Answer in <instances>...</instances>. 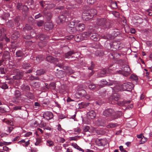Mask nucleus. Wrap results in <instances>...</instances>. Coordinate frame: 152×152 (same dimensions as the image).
<instances>
[{
  "mask_svg": "<svg viewBox=\"0 0 152 152\" xmlns=\"http://www.w3.org/2000/svg\"><path fill=\"white\" fill-rule=\"evenodd\" d=\"M122 115V113L121 111L115 112L112 108L106 109L103 112V115L110 118V120H114L120 118Z\"/></svg>",
  "mask_w": 152,
  "mask_h": 152,
  "instance_id": "1",
  "label": "nucleus"
},
{
  "mask_svg": "<svg viewBox=\"0 0 152 152\" xmlns=\"http://www.w3.org/2000/svg\"><path fill=\"white\" fill-rule=\"evenodd\" d=\"M120 98V96L117 93H115L110 98L112 100L111 103L112 104H117L120 106H124L126 104L130 103V101L124 100L122 101H119L118 100Z\"/></svg>",
  "mask_w": 152,
  "mask_h": 152,
  "instance_id": "2",
  "label": "nucleus"
},
{
  "mask_svg": "<svg viewBox=\"0 0 152 152\" xmlns=\"http://www.w3.org/2000/svg\"><path fill=\"white\" fill-rule=\"evenodd\" d=\"M96 24L104 28H110V22H108L106 19L104 18L97 19Z\"/></svg>",
  "mask_w": 152,
  "mask_h": 152,
  "instance_id": "3",
  "label": "nucleus"
},
{
  "mask_svg": "<svg viewBox=\"0 0 152 152\" xmlns=\"http://www.w3.org/2000/svg\"><path fill=\"white\" fill-rule=\"evenodd\" d=\"M131 69L128 65H124L122 66L121 70L118 71L119 73L122 74L124 76H127L129 75Z\"/></svg>",
  "mask_w": 152,
  "mask_h": 152,
  "instance_id": "4",
  "label": "nucleus"
},
{
  "mask_svg": "<svg viewBox=\"0 0 152 152\" xmlns=\"http://www.w3.org/2000/svg\"><path fill=\"white\" fill-rule=\"evenodd\" d=\"M12 72L15 75L13 77L14 80H19L22 79L23 76V72L18 69L13 70Z\"/></svg>",
  "mask_w": 152,
  "mask_h": 152,
  "instance_id": "5",
  "label": "nucleus"
},
{
  "mask_svg": "<svg viewBox=\"0 0 152 152\" xmlns=\"http://www.w3.org/2000/svg\"><path fill=\"white\" fill-rule=\"evenodd\" d=\"M122 90L131 91L133 88V84L131 82H126L122 85Z\"/></svg>",
  "mask_w": 152,
  "mask_h": 152,
  "instance_id": "6",
  "label": "nucleus"
},
{
  "mask_svg": "<svg viewBox=\"0 0 152 152\" xmlns=\"http://www.w3.org/2000/svg\"><path fill=\"white\" fill-rule=\"evenodd\" d=\"M21 94L20 92L18 90H16L15 91V97L12 99V102L13 103L17 104L19 102V98Z\"/></svg>",
  "mask_w": 152,
  "mask_h": 152,
  "instance_id": "7",
  "label": "nucleus"
},
{
  "mask_svg": "<svg viewBox=\"0 0 152 152\" xmlns=\"http://www.w3.org/2000/svg\"><path fill=\"white\" fill-rule=\"evenodd\" d=\"M45 58L44 56L42 55H38L37 56H31V58L34 61H36L38 62L42 61Z\"/></svg>",
  "mask_w": 152,
  "mask_h": 152,
  "instance_id": "8",
  "label": "nucleus"
},
{
  "mask_svg": "<svg viewBox=\"0 0 152 152\" xmlns=\"http://www.w3.org/2000/svg\"><path fill=\"white\" fill-rule=\"evenodd\" d=\"M89 37L91 39L94 41H97L99 39V35L96 33H92L89 31Z\"/></svg>",
  "mask_w": 152,
  "mask_h": 152,
  "instance_id": "9",
  "label": "nucleus"
},
{
  "mask_svg": "<svg viewBox=\"0 0 152 152\" xmlns=\"http://www.w3.org/2000/svg\"><path fill=\"white\" fill-rule=\"evenodd\" d=\"M96 144L99 146H104L107 143L106 140L104 139H97L96 141Z\"/></svg>",
  "mask_w": 152,
  "mask_h": 152,
  "instance_id": "10",
  "label": "nucleus"
},
{
  "mask_svg": "<svg viewBox=\"0 0 152 152\" xmlns=\"http://www.w3.org/2000/svg\"><path fill=\"white\" fill-rule=\"evenodd\" d=\"M53 114L51 112L47 111L45 112L43 115V117L45 119L49 120L53 117Z\"/></svg>",
  "mask_w": 152,
  "mask_h": 152,
  "instance_id": "11",
  "label": "nucleus"
},
{
  "mask_svg": "<svg viewBox=\"0 0 152 152\" xmlns=\"http://www.w3.org/2000/svg\"><path fill=\"white\" fill-rule=\"evenodd\" d=\"M46 60L48 61L50 63H56L57 62H58L57 59L50 56H47L46 58Z\"/></svg>",
  "mask_w": 152,
  "mask_h": 152,
  "instance_id": "12",
  "label": "nucleus"
},
{
  "mask_svg": "<svg viewBox=\"0 0 152 152\" xmlns=\"http://www.w3.org/2000/svg\"><path fill=\"white\" fill-rule=\"evenodd\" d=\"M96 115V113L93 110H92L88 112L87 114L88 118L91 119L94 118L95 117Z\"/></svg>",
  "mask_w": 152,
  "mask_h": 152,
  "instance_id": "13",
  "label": "nucleus"
},
{
  "mask_svg": "<svg viewBox=\"0 0 152 152\" xmlns=\"http://www.w3.org/2000/svg\"><path fill=\"white\" fill-rule=\"evenodd\" d=\"M76 28L77 31L82 32L85 29V26L83 24L80 23L77 25Z\"/></svg>",
  "mask_w": 152,
  "mask_h": 152,
  "instance_id": "14",
  "label": "nucleus"
},
{
  "mask_svg": "<svg viewBox=\"0 0 152 152\" xmlns=\"http://www.w3.org/2000/svg\"><path fill=\"white\" fill-rule=\"evenodd\" d=\"M53 28V25L51 23L46 22L44 26V28L46 30H49Z\"/></svg>",
  "mask_w": 152,
  "mask_h": 152,
  "instance_id": "15",
  "label": "nucleus"
},
{
  "mask_svg": "<svg viewBox=\"0 0 152 152\" xmlns=\"http://www.w3.org/2000/svg\"><path fill=\"white\" fill-rule=\"evenodd\" d=\"M43 13L45 16L48 20H50L52 16V15L50 12H46V11L44 10L43 12Z\"/></svg>",
  "mask_w": 152,
  "mask_h": 152,
  "instance_id": "16",
  "label": "nucleus"
},
{
  "mask_svg": "<svg viewBox=\"0 0 152 152\" xmlns=\"http://www.w3.org/2000/svg\"><path fill=\"white\" fill-rule=\"evenodd\" d=\"M102 87V86H101L97 84L96 85L94 84H91L89 86V88L91 90H94L95 88L98 90L99 88H100Z\"/></svg>",
  "mask_w": 152,
  "mask_h": 152,
  "instance_id": "17",
  "label": "nucleus"
},
{
  "mask_svg": "<svg viewBox=\"0 0 152 152\" xmlns=\"http://www.w3.org/2000/svg\"><path fill=\"white\" fill-rule=\"evenodd\" d=\"M108 72L105 69H103L102 70L100 73H98L97 75V77H103L104 75Z\"/></svg>",
  "mask_w": 152,
  "mask_h": 152,
  "instance_id": "18",
  "label": "nucleus"
},
{
  "mask_svg": "<svg viewBox=\"0 0 152 152\" xmlns=\"http://www.w3.org/2000/svg\"><path fill=\"white\" fill-rule=\"evenodd\" d=\"M67 31L70 34H75L77 31L76 28H75L74 27H68Z\"/></svg>",
  "mask_w": 152,
  "mask_h": 152,
  "instance_id": "19",
  "label": "nucleus"
},
{
  "mask_svg": "<svg viewBox=\"0 0 152 152\" xmlns=\"http://www.w3.org/2000/svg\"><path fill=\"white\" fill-rule=\"evenodd\" d=\"M76 94L79 96V97H82L85 96L86 95V92L85 90H82L79 91Z\"/></svg>",
  "mask_w": 152,
  "mask_h": 152,
  "instance_id": "20",
  "label": "nucleus"
},
{
  "mask_svg": "<svg viewBox=\"0 0 152 152\" xmlns=\"http://www.w3.org/2000/svg\"><path fill=\"white\" fill-rule=\"evenodd\" d=\"M81 34L82 40L86 39L89 37V31L84 32Z\"/></svg>",
  "mask_w": 152,
  "mask_h": 152,
  "instance_id": "21",
  "label": "nucleus"
},
{
  "mask_svg": "<svg viewBox=\"0 0 152 152\" xmlns=\"http://www.w3.org/2000/svg\"><path fill=\"white\" fill-rule=\"evenodd\" d=\"M66 15L62 14L59 15L57 20L58 22L60 23H62L64 21Z\"/></svg>",
  "mask_w": 152,
  "mask_h": 152,
  "instance_id": "22",
  "label": "nucleus"
},
{
  "mask_svg": "<svg viewBox=\"0 0 152 152\" xmlns=\"http://www.w3.org/2000/svg\"><path fill=\"white\" fill-rule=\"evenodd\" d=\"M28 8L26 5L23 6L22 8V13L23 15H27Z\"/></svg>",
  "mask_w": 152,
  "mask_h": 152,
  "instance_id": "23",
  "label": "nucleus"
},
{
  "mask_svg": "<svg viewBox=\"0 0 152 152\" xmlns=\"http://www.w3.org/2000/svg\"><path fill=\"white\" fill-rule=\"evenodd\" d=\"M113 90L115 92H118L121 91L122 90V85H116L113 87Z\"/></svg>",
  "mask_w": 152,
  "mask_h": 152,
  "instance_id": "24",
  "label": "nucleus"
},
{
  "mask_svg": "<svg viewBox=\"0 0 152 152\" xmlns=\"http://www.w3.org/2000/svg\"><path fill=\"white\" fill-rule=\"evenodd\" d=\"M56 75L58 78L62 77H64V72L61 70H59L56 73Z\"/></svg>",
  "mask_w": 152,
  "mask_h": 152,
  "instance_id": "25",
  "label": "nucleus"
},
{
  "mask_svg": "<svg viewBox=\"0 0 152 152\" xmlns=\"http://www.w3.org/2000/svg\"><path fill=\"white\" fill-rule=\"evenodd\" d=\"M21 89L24 91H28L30 90L29 86L27 85L23 84L21 86Z\"/></svg>",
  "mask_w": 152,
  "mask_h": 152,
  "instance_id": "26",
  "label": "nucleus"
},
{
  "mask_svg": "<svg viewBox=\"0 0 152 152\" xmlns=\"http://www.w3.org/2000/svg\"><path fill=\"white\" fill-rule=\"evenodd\" d=\"M95 55L97 56H102L104 55V52L102 50H98L95 52Z\"/></svg>",
  "mask_w": 152,
  "mask_h": 152,
  "instance_id": "27",
  "label": "nucleus"
},
{
  "mask_svg": "<svg viewBox=\"0 0 152 152\" xmlns=\"http://www.w3.org/2000/svg\"><path fill=\"white\" fill-rule=\"evenodd\" d=\"M95 65L94 63L92 62L91 61L90 64H88L87 66L88 69L89 70H94Z\"/></svg>",
  "mask_w": 152,
  "mask_h": 152,
  "instance_id": "28",
  "label": "nucleus"
},
{
  "mask_svg": "<svg viewBox=\"0 0 152 152\" xmlns=\"http://www.w3.org/2000/svg\"><path fill=\"white\" fill-rule=\"evenodd\" d=\"M89 103H86L85 102H82L79 104V107L80 108H85L88 106Z\"/></svg>",
  "mask_w": 152,
  "mask_h": 152,
  "instance_id": "29",
  "label": "nucleus"
},
{
  "mask_svg": "<svg viewBox=\"0 0 152 152\" xmlns=\"http://www.w3.org/2000/svg\"><path fill=\"white\" fill-rule=\"evenodd\" d=\"M20 36L19 34L18 31H16L12 35V38L14 40L17 39Z\"/></svg>",
  "mask_w": 152,
  "mask_h": 152,
  "instance_id": "30",
  "label": "nucleus"
},
{
  "mask_svg": "<svg viewBox=\"0 0 152 152\" xmlns=\"http://www.w3.org/2000/svg\"><path fill=\"white\" fill-rule=\"evenodd\" d=\"M10 58V53L8 52H4L3 54L2 57V58L4 59H9Z\"/></svg>",
  "mask_w": 152,
  "mask_h": 152,
  "instance_id": "31",
  "label": "nucleus"
},
{
  "mask_svg": "<svg viewBox=\"0 0 152 152\" xmlns=\"http://www.w3.org/2000/svg\"><path fill=\"white\" fill-rule=\"evenodd\" d=\"M91 14V17L92 18L94 15H96L97 13V10L95 9H92L89 10Z\"/></svg>",
  "mask_w": 152,
  "mask_h": 152,
  "instance_id": "32",
  "label": "nucleus"
},
{
  "mask_svg": "<svg viewBox=\"0 0 152 152\" xmlns=\"http://www.w3.org/2000/svg\"><path fill=\"white\" fill-rule=\"evenodd\" d=\"M78 24V22L77 21L75 20L72 21H71L69 24V26L68 27H74L75 26L77 25Z\"/></svg>",
  "mask_w": 152,
  "mask_h": 152,
  "instance_id": "33",
  "label": "nucleus"
},
{
  "mask_svg": "<svg viewBox=\"0 0 152 152\" xmlns=\"http://www.w3.org/2000/svg\"><path fill=\"white\" fill-rule=\"evenodd\" d=\"M22 67L24 69H27L31 67V65L28 62L24 61L23 63Z\"/></svg>",
  "mask_w": 152,
  "mask_h": 152,
  "instance_id": "34",
  "label": "nucleus"
},
{
  "mask_svg": "<svg viewBox=\"0 0 152 152\" xmlns=\"http://www.w3.org/2000/svg\"><path fill=\"white\" fill-rule=\"evenodd\" d=\"M81 34H77L75 37V40L77 42H79L82 40L81 38Z\"/></svg>",
  "mask_w": 152,
  "mask_h": 152,
  "instance_id": "35",
  "label": "nucleus"
},
{
  "mask_svg": "<svg viewBox=\"0 0 152 152\" xmlns=\"http://www.w3.org/2000/svg\"><path fill=\"white\" fill-rule=\"evenodd\" d=\"M24 54L23 52L20 50H18L16 53V55L17 57H21L23 56Z\"/></svg>",
  "mask_w": 152,
  "mask_h": 152,
  "instance_id": "36",
  "label": "nucleus"
},
{
  "mask_svg": "<svg viewBox=\"0 0 152 152\" xmlns=\"http://www.w3.org/2000/svg\"><path fill=\"white\" fill-rule=\"evenodd\" d=\"M86 14L87 15V14H86V12H83V13L82 18L83 20L87 21L89 20L91 18H92L91 16H87V15H86Z\"/></svg>",
  "mask_w": 152,
  "mask_h": 152,
  "instance_id": "37",
  "label": "nucleus"
},
{
  "mask_svg": "<svg viewBox=\"0 0 152 152\" xmlns=\"http://www.w3.org/2000/svg\"><path fill=\"white\" fill-rule=\"evenodd\" d=\"M3 122L6 123L7 124H9L11 126L13 125V122L12 121L8 120L7 119H4L3 120Z\"/></svg>",
  "mask_w": 152,
  "mask_h": 152,
  "instance_id": "38",
  "label": "nucleus"
},
{
  "mask_svg": "<svg viewBox=\"0 0 152 152\" xmlns=\"http://www.w3.org/2000/svg\"><path fill=\"white\" fill-rule=\"evenodd\" d=\"M36 75H40L43 74L45 73V71L43 69H40L37 70Z\"/></svg>",
  "mask_w": 152,
  "mask_h": 152,
  "instance_id": "39",
  "label": "nucleus"
},
{
  "mask_svg": "<svg viewBox=\"0 0 152 152\" xmlns=\"http://www.w3.org/2000/svg\"><path fill=\"white\" fill-rule=\"evenodd\" d=\"M74 53L73 51H69L65 54V57L66 58H69Z\"/></svg>",
  "mask_w": 152,
  "mask_h": 152,
  "instance_id": "40",
  "label": "nucleus"
},
{
  "mask_svg": "<svg viewBox=\"0 0 152 152\" xmlns=\"http://www.w3.org/2000/svg\"><path fill=\"white\" fill-rule=\"evenodd\" d=\"M72 145L75 148L79 150L80 151H81L82 152L84 151V150L82 148H80L79 146H78L76 144L72 143Z\"/></svg>",
  "mask_w": 152,
  "mask_h": 152,
  "instance_id": "41",
  "label": "nucleus"
},
{
  "mask_svg": "<svg viewBox=\"0 0 152 152\" xmlns=\"http://www.w3.org/2000/svg\"><path fill=\"white\" fill-rule=\"evenodd\" d=\"M26 96L27 97L31 99H33L34 98V95L33 94L30 92H29L26 94Z\"/></svg>",
  "mask_w": 152,
  "mask_h": 152,
  "instance_id": "42",
  "label": "nucleus"
},
{
  "mask_svg": "<svg viewBox=\"0 0 152 152\" xmlns=\"http://www.w3.org/2000/svg\"><path fill=\"white\" fill-rule=\"evenodd\" d=\"M100 84L99 85L102 86V87L105 86H106L107 84V82L104 80H101L100 81Z\"/></svg>",
  "mask_w": 152,
  "mask_h": 152,
  "instance_id": "43",
  "label": "nucleus"
},
{
  "mask_svg": "<svg viewBox=\"0 0 152 152\" xmlns=\"http://www.w3.org/2000/svg\"><path fill=\"white\" fill-rule=\"evenodd\" d=\"M118 125L116 124H114V123H111L109 124L107 126V127L108 128H114L117 126Z\"/></svg>",
  "mask_w": 152,
  "mask_h": 152,
  "instance_id": "44",
  "label": "nucleus"
},
{
  "mask_svg": "<svg viewBox=\"0 0 152 152\" xmlns=\"http://www.w3.org/2000/svg\"><path fill=\"white\" fill-rule=\"evenodd\" d=\"M0 87L1 88L4 89H7L8 87L7 84L5 83H2Z\"/></svg>",
  "mask_w": 152,
  "mask_h": 152,
  "instance_id": "45",
  "label": "nucleus"
},
{
  "mask_svg": "<svg viewBox=\"0 0 152 152\" xmlns=\"http://www.w3.org/2000/svg\"><path fill=\"white\" fill-rule=\"evenodd\" d=\"M49 88L51 90H54L56 88L55 84L54 83H51L49 86Z\"/></svg>",
  "mask_w": 152,
  "mask_h": 152,
  "instance_id": "46",
  "label": "nucleus"
},
{
  "mask_svg": "<svg viewBox=\"0 0 152 152\" xmlns=\"http://www.w3.org/2000/svg\"><path fill=\"white\" fill-rule=\"evenodd\" d=\"M64 15H66V18H67V17H71L73 16V14L72 13H71V12L68 11V12H66V13L64 14Z\"/></svg>",
  "mask_w": 152,
  "mask_h": 152,
  "instance_id": "47",
  "label": "nucleus"
},
{
  "mask_svg": "<svg viewBox=\"0 0 152 152\" xmlns=\"http://www.w3.org/2000/svg\"><path fill=\"white\" fill-rule=\"evenodd\" d=\"M32 28L28 24H26L25 27L23 28V29L25 31L26 30L28 31L31 30Z\"/></svg>",
  "mask_w": 152,
  "mask_h": 152,
  "instance_id": "48",
  "label": "nucleus"
},
{
  "mask_svg": "<svg viewBox=\"0 0 152 152\" xmlns=\"http://www.w3.org/2000/svg\"><path fill=\"white\" fill-rule=\"evenodd\" d=\"M47 143L48 144L47 145L49 146H53L54 145V143L53 142L50 140H48L47 141Z\"/></svg>",
  "mask_w": 152,
  "mask_h": 152,
  "instance_id": "49",
  "label": "nucleus"
},
{
  "mask_svg": "<svg viewBox=\"0 0 152 152\" xmlns=\"http://www.w3.org/2000/svg\"><path fill=\"white\" fill-rule=\"evenodd\" d=\"M83 86L82 85H78L77 88V90L79 91H82V90H84L83 89Z\"/></svg>",
  "mask_w": 152,
  "mask_h": 152,
  "instance_id": "50",
  "label": "nucleus"
},
{
  "mask_svg": "<svg viewBox=\"0 0 152 152\" xmlns=\"http://www.w3.org/2000/svg\"><path fill=\"white\" fill-rule=\"evenodd\" d=\"M55 6V5L54 4H47V6L46 7H47L48 9H52Z\"/></svg>",
  "mask_w": 152,
  "mask_h": 152,
  "instance_id": "51",
  "label": "nucleus"
},
{
  "mask_svg": "<svg viewBox=\"0 0 152 152\" xmlns=\"http://www.w3.org/2000/svg\"><path fill=\"white\" fill-rule=\"evenodd\" d=\"M43 23V21L42 20L37 21L36 23L37 24L39 27H40L42 26Z\"/></svg>",
  "mask_w": 152,
  "mask_h": 152,
  "instance_id": "52",
  "label": "nucleus"
},
{
  "mask_svg": "<svg viewBox=\"0 0 152 152\" xmlns=\"http://www.w3.org/2000/svg\"><path fill=\"white\" fill-rule=\"evenodd\" d=\"M129 101H131V102L130 103H128V104H131L130 105H128L127 106V108L128 109H132V108H133V103L132 102V101L131 100H129ZM126 104H125V105H124V106H125L126 105Z\"/></svg>",
  "mask_w": 152,
  "mask_h": 152,
  "instance_id": "53",
  "label": "nucleus"
},
{
  "mask_svg": "<svg viewBox=\"0 0 152 152\" xmlns=\"http://www.w3.org/2000/svg\"><path fill=\"white\" fill-rule=\"evenodd\" d=\"M90 129L89 127L88 126H84L83 127V131L84 132H88Z\"/></svg>",
  "mask_w": 152,
  "mask_h": 152,
  "instance_id": "54",
  "label": "nucleus"
},
{
  "mask_svg": "<svg viewBox=\"0 0 152 152\" xmlns=\"http://www.w3.org/2000/svg\"><path fill=\"white\" fill-rule=\"evenodd\" d=\"M37 141L35 143V145H38L41 142V139L39 138H37L36 139Z\"/></svg>",
  "mask_w": 152,
  "mask_h": 152,
  "instance_id": "55",
  "label": "nucleus"
},
{
  "mask_svg": "<svg viewBox=\"0 0 152 152\" xmlns=\"http://www.w3.org/2000/svg\"><path fill=\"white\" fill-rule=\"evenodd\" d=\"M46 36L44 34H40L39 36V39L41 40H43L45 37Z\"/></svg>",
  "mask_w": 152,
  "mask_h": 152,
  "instance_id": "56",
  "label": "nucleus"
},
{
  "mask_svg": "<svg viewBox=\"0 0 152 152\" xmlns=\"http://www.w3.org/2000/svg\"><path fill=\"white\" fill-rule=\"evenodd\" d=\"M131 79L135 81H137L138 80L137 77V76L133 75H132L131 76Z\"/></svg>",
  "mask_w": 152,
  "mask_h": 152,
  "instance_id": "57",
  "label": "nucleus"
},
{
  "mask_svg": "<svg viewBox=\"0 0 152 152\" xmlns=\"http://www.w3.org/2000/svg\"><path fill=\"white\" fill-rule=\"evenodd\" d=\"M66 72V73H69V74H72L73 72V70L69 67Z\"/></svg>",
  "mask_w": 152,
  "mask_h": 152,
  "instance_id": "58",
  "label": "nucleus"
},
{
  "mask_svg": "<svg viewBox=\"0 0 152 152\" xmlns=\"http://www.w3.org/2000/svg\"><path fill=\"white\" fill-rule=\"evenodd\" d=\"M20 20V17L19 16L16 17L15 19V22L16 23H18Z\"/></svg>",
  "mask_w": 152,
  "mask_h": 152,
  "instance_id": "59",
  "label": "nucleus"
},
{
  "mask_svg": "<svg viewBox=\"0 0 152 152\" xmlns=\"http://www.w3.org/2000/svg\"><path fill=\"white\" fill-rule=\"evenodd\" d=\"M116 43H113V45H110V46H111V49H112V48H114L115 49H117V48H118L119 47V45H117L116 46H115V44H116Z\"/></svg>",
  "mask_w": 152,
  "mask_h": 152,
  "instance_id": "60",
  "label": "nucleus"
},
{
  "mask_svg": "<svg viewBox=\"0 0 152 152\" xmlns=\"http://www.w3.org/2000/svg\"><path fill=\"white\" fill-rule=\"evenodd\" d=\"M90 72L89 71L88 74V77H91L92 76L94 73L95 71L94 70H90Z\"/></svg>",
  "mask_w": 152,
  "mask_h": 152,
  "instance_id": "61",
  "label": "nucleus"
},
{
  "mask_svg": "<svg viewBox=\"0 0 152 152\" xmlns=\"http://www.w3.org/2000/svg\"><path fill=\"white\" fill-rule=\"evenodd\" d=\"M143 137L140 140V144L143 143L147 141L146 139L143 136Z\"/></svg>",
  "mask_w": 152,
  "mask_h": 152,
  "instance_id": "62",
  "label": "nucleus"
},
{
  "mask_svg": "<svg viewBox=\"0 0 152 152\" xmlns=\"http://www.w3.org/2000/svg\"><path fill=\"white\" fill-rule=\"evenodd\" d=\"M96 0H87V3L89 4H94Z\"/></svg>",
  "mask_w": 152,
  "mask_h": 152,
  "instance_id": "63",
  "label": "nucleus"
},
{
  "mask_svg": "<svg viewBox=\"0 0 152 152\" xmlns=\"http://www.w3.org/2000/svg\"><path fill=\"white\" fill-rule=\"evenodd\" d=\"M58 130L60 131L64 130V129L61 128V125L59 124L58 125Z\"/></svg>",
  "mask_w": 152,
  "mask_h": 152,
  "instance_id": "64",
  "label": "nucleus"
}]
</instances>
